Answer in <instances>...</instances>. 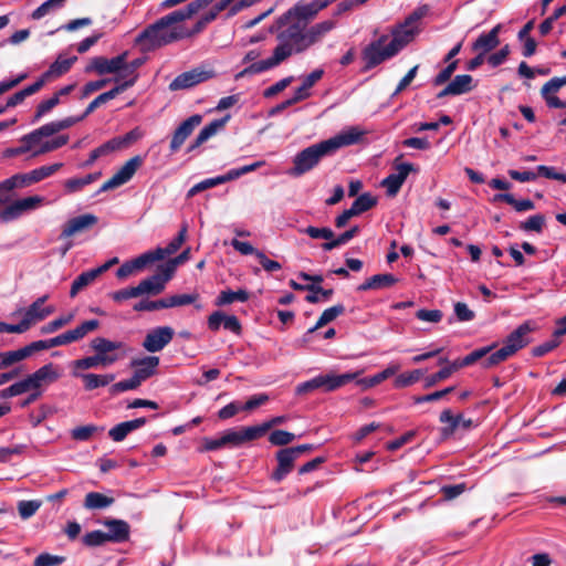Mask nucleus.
<instances>
[{
  "label": "nucleus",
  "mask_w": 566,
  "mask_h": 566,
  "mask_svg": "<svg viewBox=\"0 0 566 566\" xmlns=\"http://www.w3.org/2000/svg\"><path fill=\"white\" fill-rule=\"evenodd\" d=\"M300 232L307 234L312 239H324V240H326V242L335 239L334 231L327 227L317 228V227L308 226L304 229H301Z\"/></svg>",
  "instance_id": "47"
},
{
  "label": "nucleus",
  "mask_w": 566,
  "mask_h": 566,
  "mask_svg": "<svg viewBox=\"0 0 566 566\" xmlns=\"http://www.w3.org/2000/svg\"><path fill=\"white\" fill-rule=\"evenodd\" d=\"M494 348H495V344L474 349L473 352H471L470 354L464 356V363L473 365L474 363L481 360V364H482L486 359V357L493 353L492 350Z\"/></svg>",
  "instance_id": "54"
},
{
  "label": "nucleus",
  "mask_w": 566,
  "mask_h": 566,
  "mask_svg": "<svg viewBox=\"0 0 566 566\" xmlns=\"http://www.w3.org/2000/svg\"><path fill=\"white\" fill-rule=\"evenodd\" d=\"M101 172L87 174L81 178H70L64 182L66 193H75L81 191L85 186L96 181L101 177Z\"/></svg>",
  "instance_id": "38"
},
{
  "label": "nucleus",
  "mask_w": 566,
  "mask_h": 566,
  "mask_svg": "<svg viewBox=\"0 0 566 566\" xmlns=\"http://www.w3.org/2000/svg\"><path fill=\"white\" fill-rule=\"evenodd\" d=\"M98 327L99 321L97 319L84 321L74 329L66 331L65 333H62L53 338H50V346L52 348L78 342L82 338H84L88 333L96 331Z\"/></svg>",
  "instance_id": "10"
},
{
  "label": "nucleus",
  "mask_w": 566,
  "mask_h": 566,
  "mask_svg": "<svg viewBox=\"0 0 566 566\" xmlns=\"http://www.w3.org/2000/svg\"><path fill=\"white\" fill-rule=\"evenodd\" d=\"M213 76L212 71L192 69L176 76L169 84V90L180 91L191 88Z\"/></svg>",
  "instance_id": "18"
},
{
  "label": "nucleus",
  "mask_w": 566,
  "mask_h": 566,
  "mask_svg": "<svg viewBox=\"0 0 566 566\" xmlns=\"http://www.w3.org/2000/svg\"><path fill=\"white\" fill-rule=\"evenodd\" d=\"M59 103L60 99L57 98V95H53L49 99L41 102L36 106L32 123H36L38 120H40L41 117H43L46 113L53 109L56 105H59Z\"/></svg>",
  "instance_id": "58"
},
{
  "label": "nucleus",
  "mask_w": 566,
  "mask_h": 566,
  "mask_svg": "<svg viewBox=\"0 0 566 566\" xmlns=\"http://www.w3.org/2000/svg\"><path fill=\"white\" fill-rule=\"evenodd\" d=\"M345 313V306L343 304H336L332 307L326 308L321 316L318 317L316 324L308 328L307 332L304 335V340H307V336L316 332L317 329L322 328L323 326L327 325L328 323L336 319L339 315Z\"/></svg>",
  "instance_id": "31"
},
{
  "label": "nucleus",
  "mask_w": 566,
  "mask_h": 566,
  "mask_svg": "<svg viewBox=\"0 0 566 566\" xmlns=\"http://www.w3.org/2000/svg\"><path fill=\"white\" fill-rule=\"evenodd\" d=\"M363 136L356 127L311 145L298 151L293 158V166L287 174L292 177H300L314 169L323 157L334 155L338 149L357 144Z\"/></svg>",
  "instance_id": "1"
},
{
  "label": "nucleus",
  "mask_w": 566,
  "mask_h": 566,
  "mask_svg": "<svg viewBox=\"0 0 566 566\" xmlns=\"http://www.w3.org/2000/svg\"><path fill=\"white\" fill-rule=\"evenodd\" d=\"M97 430L98 428L94 424L80 426L72 429L71 437L76 441H87Z\"/></svg>",
  "instance_id": "62"
},
{
  "label": "nucleus",
  "mask_w": 566,
  "mask_h": 566,
  "mask_svg": "<svg viewBox=\"0 0 566 566\" xmlns=\"http://www.w3.org/2000/svg\"><path fill=\"white\" fill-rule=\"evenodd\" d=\"M65 562L64 556L42 553L34 559L33 566H59Z\"/></svg>",
  "instance_id": "64"
},
{
  "label": "nucleus",
  "mask_w": 566,
  "mask_h": 566,
  "mask_svg": "<svg viewBox=\"0 0 566 566\" xmlns=\"http://www.w3.org/2000/svg\"><path fill=\"white\" fill-rule=\"evenodd\" d=\"M98 222V218L92 213H85L70 219L63 227L60 238L66 239L83 232Z\"/></svg>",
  "instance_id": "23"
},
{
  "label": "nucleus",
  "mask_w": 566,
  "mask_h": 566,
  "mask_svg": "<svg viewBox=\"0 0 566 566\" xmlns=\"http://www.w3.org/2000/svg\"><path fill=\"white\" fill-rule=\"evenodd\" d=\"M77 57L72 56L69 59H62L59 56L55 62H53L49 70L44 72V77L50 78L51 76H61L70 71L72 65L76 62Z\"/></svg>",
  "instance_id": "41"
},
{
  "label": "nucleus",
  "mask_w": 566,
  "mask_h": 566,
  "mask_svg": "<svg viewBox=\"0 0 566 566\" xmlns=\"http://www.w3.org/2000/svg\"><path fill=\"white\" fill-rule=\"evenodd\" d=\"M175 331L170 326H158L150 329L144 340L143 347L149 353L163 350L174 338Z\"/></svg>",
  "instance_id": "11"
},
{
  "label": "nucleus",
  "mask_w": 566,
  "mask_h": 566,
  "mask_svg": "<svg viewBox=\"0 0 566 566\" xmlns=\"http://www.w3.org/2000/svg\"><path fill=\"white\" fill-rule=\"evenodd\" d=\"M315 449L316 447L310 443L280 449L275 453L277 465L271 473L270 479L280 483L293 471L295 461L301 455L310 453Z\"/></svg>",
  "instance_id": "5"
},
{
  "label": "nucleus",
  "mask_w": 566,
  "mask_h": 566,
  "mask_svg": "<svg viewBox=\"0 0 566 566\" xmlns=\"http://www.w3.org/2000/svg\"><path fill=\"white\" fill-rule=\"evenodd\" d=\"M49 295H43L36 298L24 312L23 317L28 319L29 324L32 326L33 323L43 321L48 316H50L55 310L53 306L42 307V305L48 301Z\"/></svg>",
  "instance_id": "28"
},
{
  "label": "nucleus",
  "mask_w": 566,
  "mask_h": 566,
  "mask_svg": "<svg viewBox=\"0 0 566 566\" xmlns=\"http://www.w3.org/2000/svg\"><path fill=\"white\" fill-rule=\"evenodd\" d=\"M60 375L56 371L54 365L49 363L43 365L34 373L28 375L22 379L27 392L29 389H42L44 385H50L59 379Z\"/></svg>",
  "instance_id": "17"
},
{
  "label": "nucleus",
  "mask_w": 566,
  "mask_h": 566,
  "mask_svg": "<svg viewBox=\"0 0 566 566\" xmlns=\"http://www.w3.org/2000/svg\"><path fill=\"white\" fill-rule=\"evenodd\" d=\"M65 1L66 0H46L32 12L31 17L34 20H39L46 15L51 10L62 8Z\"/></svg>",
  "instance_id": "56"
},
{
  "label": "nucleus",
  "mask_w": 566,
  "mask_h": 566,
  "mask_svg": "<svg viewBox=\"0 0 566 566\" xmlns=\"http://www.w3.org/2000/svg\"><path fill=\"white\" fill-rule=\"evenodd\" d=\"M189 259H190V248H187L179 255H177L176 258L169 259L167 262H165L160 265L166 270L168 275H170L172 277L177 265L187 262Z\"/></svg>",
  "instance_id": "55"
},
{
  "label": "nucleus",
  "mask_w": 566,
  "mask_h": 566,
  "mask_svg": "<svg viewBox=\"0 0 566 566\" xmlns=\"http://www.w3.org/2000/svg\"><path fill=\"white\" fill-rule=\"evenodd\" d=\"M130 365L135 368L133 375L143 382L156 374L159 357L146 356L144 358L133 359Z\"/></svg>",
  "instance_id": "27"
},
{
  "label": "nucleus",
  "mask_w": 566,
  "mask_h": 566,
  "mask_svg": "<svg viewBox=\"0 0 566 566\" xmlns=\"http://www.w3.org/2000/svg\"><path fill=\"white\" fill-rule=\"evenodd\" d=\"M133 431L128 421H124L109 429L108 436L113 441L120 442Z\"/></svg>",
  "instance_id": "60"
},
{
  "label": "nucleus",
  "mask_w": 566,
  "mask_h": 566,
  "mask_svg": "<svg viewBox=\"0 0 566 566\" xmlns=\"http://www.w3.org/2000/svg\"><path fill=\"white\" fill-rule=\"evenodd\" d=\"M101 274L95 269H91L88 271L82 272L76 279L73 281L70 290V296L74 297L77 295L80 291L88 286L93 283Z\"/></svg>",
  "instance_id": "36"
},
{
  "label": "nucleus",
  "mask_w": 566,
  "mask_h": 566,
  "mask_svg": "<svg viewBox=\"0 0 566 566\" xmlns=\"http://www.w3.org/2000/svg\"><path fill=\"white\" fill-rule=\"evenodd\" d=\"M142 382L133 375L132 378L118 381L109 387V394L116 396L127 390L137 389Z\"/></svg>",
  "instance_id": "51"
},
{
  "label": "nucleus",
  "mask_w": 566,
  "mask_h": 566,
  "mask_svg": "<svg viewBox=\"0 0 566 566\" xmlns=\"http://www.w3.org/2000/svg\"><path fill=\"white\" fill-rule=\"evenodd\" d=\"M399 365H389L386 369L369 378L359 379L357 384L361 386L364 389L371 388L382 382L387 378L394 376L399 370Z\"/></svg>",
  "instance_id": "39"
},
{
  "label": "nucleus",
  "mask_w": 566,
  "mask_h": 566,
  "mask_svg": "<svg viewBox=\"0 0 566 566\" xmlns=\"http://www.w3.org/2000/svg\"><path fill=\"white\" fill-rule=\"evenodd\" d=\"M185 20V15L179 10H175L146 27L136 36L135 43L144 51H151L182 40L179 23Z\"/></svg>",
  "instance_id": "2"
},
{
  "label": "nucleus",
  "mask_w": 566,
  "mask_h": 566,
  "mask_svg": "<svg viewBox=\"0 0 566 566\" xmlns=\"http://www.w3.org/2000/svg\"><path fill=\"white\" fill-rule=\"evenodd\" d=\"M137 76L124 81L123 83H119L112 90L104 92L99 94L97 97H95L86 107L84 113L81 116H77L76 118H81L83 120L86 116L92 114L97 107H99L102 104H105L106 102L115 98L118 94L125 92L127 88L132 87L136 83Z\"/></svg>",
  "instance_id": "20"
},
{
  "label": "nucleus",
  "mask_w": 566,
  "mask_h": 566,
  "mask_svg": "<svg viewBox=\"0 0 566 566\" xmlns=\"http://www.w3.org/2000/svg\"><path fill=\"white\" fill-rule=\"evenodd\" d=\"M336 25V22L333 20H325L318 22L312 27H306V39L308 43V48L313 46L317 42H319L329 31H332Z\"/></svg>",
  "instance_id": "30"
},
{
  "label": "nucleus",
  "mask_w": 566,
  "mask_h": 566,
  "mask_svg": "<svg viewBox=\"0 0 566 566\" xmlns=\"http://www.w3.org/2000/svg\"><path fill=\"white\" fill-rule=\"evenodd\" d=\"M295 434L285 430H273L269 436V441L273 446L284 447L293 442Z\"/></svg>",
  "instance_id": "50"
},
{
  "label": "nucleus",
  "mask_w": 566,
  "mask_h": 566,
  "mask_svg": "<svg viewBox=\"0 0 566 566\" xmlns=\"http://www.w3.org/2000/svg\"><path fill=\"white\" fill-rule=\"evenodd\" d=\"M105 527H107L106 536L108 542L111 543H125L130 537V525L119 518H111L107 517L101 522Z\"/></svg>",
  "instance_id": "22"
},
{
  "label": "nucleus",
  "mask_w": 566,
  "mask_h": 566,
  "mask_svg": "<svg viewBox=\"0 0 566 566\" xmlns=\"http://www.w3.org/2000/svg\"><path fill=\"white\" fill-rule=\"evenodd\" d=\"M249 297L250 293L245 289H239L238 291L223 290L217 296L214 305L224 306L234 302H247Z\"/></svg>",
  "instance_id": "33"
},
{
  "label": "nucleus",
  "mask_w": 566,
  "mask_h": 566,
  "mask_svg": "<svg viewBox=\"0 0 566 566\" xmlns=\"http://www.w3.org/2000/svg\"><path fill=\"white\" fill-rule=\"evenodd\" d=\"M230 115H226L222 118L213 119L211 123L206 125L197 135L199 137L200 142H203V144L210 139L212 136H214L218 130L222 129L227 122L229 120Z\"/></svg>",
  "instance_id": "44"
},
{
  "label": "nucleus",
  "mask_w": 566,
  "mask_h": 566,
  "mask_svg": "<svg viewBox=\"0 0 566 566\" xmlns=\"http://www.w3.org/2000/svg\"><path fill=\"white\" fill-rule=\"evenodd\" d=\"M418 31V28H415L411 24H406V21H403V23L392 30V39L390 40L389 45L394 46L395 53L398 54L413 40Z\"/></svg>",
  "instance_id": "25"
},
{
  "label": "nucleus",
  "mask_w": 566,
  "mask_h": 566,
  "mask_svg": "<svg viewBox=\"0 0 566 566\" xmlns=\"http://www.w3.org/2000/svg\"><path fill=\"white\" fill-rule=\"evenodd\" d=\"M81 122V118H76L74 116L65 117L60 120H53L42 125L41 127L32 130L28 134V139L33 142L35 145L40 144L42 138L53 136L61 130L67 129Z\"/></svg>",
  "instance_id": "15"
},
{
  "label": "nucleus",
  "mask_w": 566,
  "mask_h": 566,
  "mask_svg": "<svg viewBox=\"0 0 566 566\" xmlns=\"http://www.w3.org/2000/svg\"><path fill=\"white\" fill-rule=\"evenodd\" d=\"M42 202L39 196H31L7 203L0 211V220L9 222L21 217L24 212L35 209Z\"/></svg>",
  "instance_id": "16"
},
{
  "label": "nucleus",
  "mask_w": 566,
  "mask_h": 566,
  "mask_svg": "<svg viewBox=\"0 0 566 566\" xmlns=\"http://www.w3.org/2000/svg\"><path fill=\"white\" fill-rule=\"evenodd\" d=\"M545 224V217L543 214L531 216L526 221L520 223V229L523 231H534L541 233Z\"/></svg>",
  "instance_id": "53"
},
{
  "label": "nucleus",
  "mask_w": 566,
  "mask_h": 566,
  "mask_svg": "<svg viewBox=\"0 0 566 566\" xmlns=\"http://www.w3.org/2000/svg\"><path fill=\"white\" fill-rule=\"evenodd\" d=\"M115 502L114 497L99 492H88L84 499V507L87 510H103Z\"/></svg>",
  "instance_id": "35"
},
{
  "label": "nucleus",
  "mask_w": 566,
  "mask_h": 566,
  "mask_svg": "<svg viewBox=\"0 0 566 566\" xmlns=\"http://www.w3.org/2000/svg\"><path fill=\"white\" fill-rule=\"evenodd\" d=\"M449 84L453 96L469 93L474 88L473 77L469 74L457 75Z\"/></svg>",
  "instance_id": "42"
},
{
  "label": "nucleus",
  "mask_w": 566,
  "mask_h": 566,
  "mask_svg": "<svg viewBox=\"0 0 566 566\" xmlns=\"http://www.w3.org/2000/svg\"><path fill=\"white\" fill-rule=\"evenodd\" d=\"M142 165L143 158L140 156L137 155L132 157L108 180H106L101 186L97 193L113 190L123 186L133 178V176Z\"/></svg>",
  "instance_id": "7"
},
{
  "label": "nucleus",
  "mask_w": 566,
  "mask_h": 566,
  "mask_svg": "<svg viewBox=\"0 0 566 566\" xmlns=\"http://www.w3.org/2000/svg\"><path fill=\"white\" fill-rule=\"evenodd\" d=\"M502 25L496 24L489 32L481 33L476 40L472 43L471 50L475 53H481L485 56L491 54V52L496 49L500 44V32Z\"/></svg>",
  "instance_id": "21"
},
{
  "label": "nucleus",
  "mask_w": 566,
  "mask_h": 566,
  "mask_svg": "<svg viewBox=\"0 0 566 566\" xmlns=\"http://www.w3.org/2000/svg\"><path fill=\"white\" fill-rule=\"evenodd\" d=\"M531 322H524L510 333L503 342V346L493 352L482 363L483 368H492L517 353L530 344L528 334L533 331Z\"/></svg>",
  "instance_id": "4"
},
{
  "label": "nucleus",
  "mask_w": 566,
  "mask_h": 566,
  "mask_svg": "<svg viewBox=\"0 0 566 566\" xmlns=\"http://www.w3.org/2000/svg\"><path fill=\"white\" fill-rule=\"evenodd\" d=\"M324 75L323 69H316L303 78L302 85L295 90L294 97L297 101H304L310 97V88H312Z\"/></svg>",
  "instance_id": "32"
},
{
  "label": "nucleus",
  "mask_w": 566,
  "mask_h": 566,
  "mask_svg": "<svg viewBox=\"0 0 566 566\" xmlns=\"http://www.w3.org/2000/svg\"><path fill=\"white\" fill-rule=\"evenodd\" d=\"M396 174H390L382 179L381 186L386 188V192L389 197H395L403 182L406 181L410 172H417L418 168L413 164L402 163L396 165Z\"/></svg>",
  "instance_id": "19"
},
{
  "label": "nucleus",
  "mask_w": 566,
  "mask_h": 566,
  "mask_svg": "<svg viewBox=\"0 0 566 566\" xmlns=\"http://www.w3.org/2000/svg\"><path fill=\"white\" fill-rule=\"evenodd\" d=\"M62 166H63L62 163H56V164L49 165V166H41L39 168L31 170V177L33 179V182L36 184V182L52 176L53 174L59 171Z\"/></svg>",
  "instance_id": "49"
},
{
  "label": "nucleus",
  "mask_w": 566,
  "mask_h": 566,
  "mask_svg": "<svg viewBox=\"0 0 566 566\" xmlns=\"http://www.w3.org/2000/svg\"><path fill=\"white\" fill-rule=\"evenodd\" d=\"M439 420L442 423H448L447 427L441 428V440L444 441L449 437H451L457 428L460 426L461 415L453 416L450 409H444L440 416Z\"/></svg>",
  "instance_id": "34"
},
{
  "label": "nucleus",
  "mask_w": 566,
  "mask_h": 566,
  "mask_svg": "<svg viewBox=\"0 0 566 566\" xmlns=\"http://www.w3.org/2000/svg\"><path fill=\"white\" fill-rule=\"evenodd\" d=\"M511 53L509 44L503 45L499 51L491 53L486 57V62L492 67H497L503 64Z\"/></svg>",
  "instance_id": "61"
},
{
  "label": "nucleus",
  "mask_w": 566,
  "mask_h": 566,
  "mask_svg": "<svg viewBox=\"0 0 566 566\" xmlns=\"http://www.w3.org/2000/svg\"><path fill=\"white\" fill-rule=\"evenodd\" d=\"M28 357L30 356L29 350H27L25 346L17 350L0 353V369L8 368L13 364L21 361Z\"/></svg>",
  "instance_id": "43"
},
{
  "label": "nucleus",
  "mask_w": 566,
  "mask_h": 566,
  "mask_svg": "<svg viewBox=\"0 0 566 566\" xmlns=\"http://www.w3.org/2000/svg\"><path fill=\"white\" fill-rule=\"evenodd\" d=\"M90 347L101 357L102 366L107 367L120 358L118 350L124 347V344L105 337H95L90 342Z\"/></svg>",
  "instance_id": "8"
},
{
  "label": "nucleus",
  "mask_w": 566,
  "mask_h": 566,
  "mask_svg": "<svg viewBox=\"0 0 566 566\" xmlns=\"http://www.w3.org/2000/svg\"><path fill=\"white\" fill-rule=\"evenodd\" d=\"M458 63V60L449 62V64L434 76V78L432 80V84L434 86H440L447 83L451 78L454 71L457 70Z\"/></svg>",
  "instance_id": "63"
},
{
  "label": "nucleus",
  "mask_w": 566,
  "mask_h": 566,
  "mask_svg": "<svg viewBox=\"0 0 566 566\" xmlns=\"http://www.w3.org/2000/svg\"><path fill=\"white\" fill-rule=\"evenodd\" d=\"M73 314H67L49 322L41 327V334L46 335L59 331L63 326L67 325L73 319Z\"/></svg>",
  "instance_id": "57"
},
{
  "label": "nucleus",
  "mask_w": 566,
  "mask_h": 566,
  "mask_svg": "<svg viewBox=\"0 0 566 566\" xmlns=\"http://www.w3.org/2000/svg\"><path fill=\"white\" fill-rule=\"evenodd\" d=\"M102 366L101 357L96 354L73 361V371L87 370Z\"/></svg>",
  "instance_id": "59"
},
{
  "label": "nucleus",
  "mask_w": 566,
  "mask_h": 566,
  "mask_svg": "<svg viewBox=\"0 0 566 566\" xmlns=\"http://www.w3.org/2000/svg\"><path fill=\"white\" fill-rule=\"evenodd\" d=\"M171 280L166 270L159 264L156 273L142 280L137 285L139 296H156L164 292L166 284Z\"/></svg>",
  "instance_id": "12"
},
{
  "label": "nucleus",
  "mask_w": 566,
  "mask_h": 566,
  "mask_svg": "<svg viewBox=\"0 0 566 566\" xmlns=\"http://www.w3.org/2000/svg\"><path fill=\"white\" fill-rule=\"evenodd\" d=\"M270 32L276 34L279 44L275 49L283 55L284 60L310 49L306 39V28L298 23L286 22L284 25L279 27V18H276L270 27Z\"/></svg>",
  "instance_id": "3"
},
{
  "label": "nucleus",
  "mask_w": 566,
  "mask_h": 566,
  "mask_svg": "<svg viewBox=\"0 0 566 566\" xmlns=\"http://www.w3.org/2000/svg\"><path fill=\"white\" fill-rule=\"evenodd\" d=\"M422 375L423 371L421 369H415L409 373L400 374L395 378L394 386L396 388H406L416 384Z\"/></svg>",
  "instance_id": "46"
},
{
  "label": "nucleus",
  "mask_w": 566,
  "mask_h": 566,
  "mask_svg": "<svg viewBox=\"0 0 566 566\" xmlns=\"http://www.w3.org/2000/svg\"><path fill=\"white\" fill-rule=\"evenodd\" d=\"M398 282L391 273H380L368 277L365 282L357 286L358 292L384 290L394 286Z\"/></svg>",
  "instance_id": "29"
},
{
  "label": "nucleus",
  "mask_w": 566,
  "mask_h": 566,
  "mask_svg": "<svg viewBox=\"0 0 566 566\" xmlns=\"http://www.w3.org/2000/svg\"><path fill=\"white\" fill-rule=\"evenodd\" d=\"M202 115L193 114L178 125V127L172 133L171 140L169 144V149L171 154L177 153L181 148L187 138L202 123Z\"/></svg>",
  "instance_id": "14"
},
{
  "label": "nucleus",
  "mask_w": 566,
  "mask_h": 566,
  "mask_svg": "<svg viewBox=\"0 0 566 566\" xmlns=\"http://www.w3.org/2000/svg\"><path fill=\"white\" fill-rule=\"evenodd\" d=\"M377 202V197L373 196L370 192H364L355 199L352 203V208L355 210L357 216H359L373 209Z\"/></svg>",
  "instance_id": "45"
},
{
  "label": "nucleus",
  "mask_w": 566,
  "mask_h": 566,
  "mask_svg": "<svg viewBox=\"0 0 566 566\" xmlns=\"http://www.w3.org/2000/svg\"><path fill=\"white\" fill-rule=\"evenodd\" d=\"M360 231L358 226H353L350 229L344 231L339 235L335 237L332 241L324 242L322 244V249L324 251H332L340 245L346 244L352 239H354Z\"/></svg>",
  "instance_id": "40"
},
{
  "label": "nucleus",
  "mask_w": 566,
  "mask_h": 566,
  "mask_svg": "<svg viewBox=\"0 0 566 566\" xmlns=\"http://www.w3.org/2000/svg\"><path fill=\"white\" fill-rule=\"evenodd\" d=\"M127 56L128 52L125 51L113 59H106L104 56L93 57L90 65L86 66L85 72L90 73L94 71L103 75L124 71V67L126 66Z\"/></svg>",
  "instance_id": "13"
},
{
  "label": "nucleus",
  "mask_w": 566,
  "mask_h": 566,
  "mask_svg": "<svg viewBox=\"0 0 566 566\" xmlns=\"http://www.w3.org/2000/svg\"><path fill=\"white\" fill-rule=\"evenodd\" d=\"M82 542L87 547H97V546H102L105 543H107L108 539H107L105 532L96 530V531L86 533L83 536Z\"/></svg>",
  "instance_id": "52"
},
{
  "label": "nucleus",
  "mask_w": 566,
  "mask_h": 566,
  "mask_svg": "<svg viewBox=\"0 0 566 566\" xmlns=\"http://www.w3.org/2000/svg\"><path fill=\"white\" fill-rule=\"evenodd\" d=\"M493 201H502L512 206L517 212L533 210L535 208L534 202L531 199L517 200L512 193H496L493 197Z\"/></svg>",
  "instance_id": "37"
},
{
  "label": "nucleus",
  "mask_w": 566,
  "mask_h": 566,
  "mask_svg": "<svg viewBox=\"0 0 566 566\" xmlns=\"http://www.w3.org/2000/svg\"><path fill=\"white\" fill-rule=\"evenodd\" d=\"M69 142L67 135H59L57 137L46 140L41 144L40 148L34 151V156L46 154L53 150H56L61 148L62 146L66 145Z\"/></svg>",
  "instance_id": "48"
},
{
  "label": "nucleus",
  "mask_w": 566,
  "mask_h": 566,
  "mask_svg": "<svg viewBox=\"0 0 566 566\" xmlns=\"http://www.w3.org/2000/svg\"><path fill=\"white\" fill-rule=\"evenodd\" d=\"M361 374V371H355V373H345L342 375H335V374H326V375H318L317 381H318V388H323L324 391L329 392L334 391L348 382L355 380L358 378V376Z\"/></svg>",
  "instance_id": "24"
},
{
  "label": "nucleus",
  "mask_w": 566,
  "mask_h": 566,
  "mask_svg": "<svg viewBox=\"0 0 566 566\" xmlns=\"http://www.w3.org/2000/svg\"><path fill=\"white\" fill-rule=\"evenodd\" d=\"M254 427H244L241 430L228 429L222 434V442L226 447H240L244 442L258 439Z\"/></svg>",
  "instance_id": "26"
},
{
  "label": "nucleus",
  "mask_w": 566,
  "mask_h": 566,
  "mask_svg": "<svg viewBox=\"0 0 566 566\" xmlns=\"http://www.w3.org/2000/svg\"><path fill=\"white\" fill-rule=\"evenodd\" d=\"M335 1L336 0H312L310 3L297 2L279 17V27L284 25L286 22H295L306 28L321 10L327 8Z\"/></svg>",
  "instance_id": "6"
},
{
  "label": "nucleus",
  "mask_w": 566,
  "mask_h": 566,
  "mask_svg": "<svg viewBox=\"0 0 566 566\" xmlns=\"http://www.w3.org/2000/svg\"><path fill=\"white\" fill-rule=\"evenodd\" d=\"M395 55L397 54L394 46H390L389 43L385 48H378V43H369L361 51V60L364 62L361 71L368 72Z\"/></svg>",
  "instance_id": "9"
}]
</instances>
